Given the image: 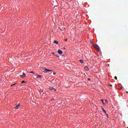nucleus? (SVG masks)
<instances>
[{
  "label": "nucleus",
  "mask_w": 128,
  "mask_h": 128,
  "mask_svg": "<svg viewBox=\"0 0 128 128\" xmlns=\"http://www.w3.org/2000/svg\"><path fill=\"white\" fill-rule=\"evenodd\" d=\"M26 74L24 72H23V74L20 75V76L22 78H26Z\"/></svg>",
  "instance_id": "7ed1b4c3"
},
{
  "label": "nucleus",
  "mask_w": 128,
  "mask_h": 128,
  "mask_svg": "<svg viewBox=\"0 0 128 128\" xmlns=\"http://www.w3.org/2000/svg\"><path fill=\"white\" fill-rule=\"evenodd\" d=\"M35 76H36V78H42V76H40V75H38V74H36V75H35Z\"/></svg>",
  "instance_id": "1a4fd4ad"
},
{
  "label": "nucleus",
  "mask_w": 128,
  "mask_h": 128,
  "mask_svg": "<svg viewBox=\"0 0 128 128\" xmlns=\"http://www.w3.org/2000/svg\"><path fill=\"white\" fill-rule=\"evenodd\" d=\"M44 92V90H40V92Z\"/></svg>",
  "instance_id": "aec40b11"
},
{
  "label": "nucleus",
  "mask_w": 128,
  "mask_h": 128,
  "mask_svg": "<svg viewBox=\"0 0 128 128\" xmlns=\"http://www.w3.org/2000/svg\"><path fill=\"white\" fill-rule=\"evenodd\" d=\"M81 64H84V60H79Z\"/></svg>",
  "instance_id": "f8f14e48"
},
{
  "label": "nucleus",
  "mask_w": 128,
  "mask_h": 128,
  "mask_svg": "<svg viewBox=\"0 0 128 128\" xmlns=\"http://www.w3.org/2000/svg\"><path fill=\"white\" fill-rule=\"evenodd\" d=\"M104 102H105V104H108V100H105Z\"/></svg>",
  "instance_id": "ddd939ff"
},
{
  "label": "nucleus",
  "mask_w": 128,
  "mask_h": 128,
  "mask_svg": "<svg viewBox=\"0 0 128 128\" xmlns=\"http://www.w3.org/2000/svg\"><path fill=\"white\" fill-rule=\"evenodd\" d=\"M94 48H96V50H97L98 52H100V47L98 44H94Z\"/></svg>",
  "instance_id": "f257e3e1"
},
{
  "label": "nucleus",
  "mask_w": 128,
  "mask_h": 128,
  "mask_svg": "<svg viewBox=\"0 0 128 128\" xmlns=\"http://www.w3.org/2000/svg\"><path fill=\"white\" fill-rule=\"evenodd\" d=\"M42 70L44 72H48V69L46 68H43Z\"/></svg>",
  "instance_id": "39448f33"
},
{
  "label": "nucleus",
  "mask_w": 128,
  "mask_h": 128,
  "mask_svg": "<svg viewBox=\"0 0 128 128\" xmlns=\"http://www.w3.org/2000/svg\"><path fill=\"white\" fill-rule=\"evenodd\" d=\"M16 84H12V85H11V86H16Z\"/></svg>",
  "instance_id": "4468645a"
},
{
  "label": "nucleus",
  "mask_w": 128,
  "mask_h": 128,
  "mask_svg": "<svg viewBox=\"0 0 128 128\" xmlns=\"http://www.w3.org/2000/svg\"><path fill=\"white\" fill-rule=\"evenodd\" d=\"M114 78L116 80H118V77H116V76L114 77Z\"/></svg>",
  "instance_id": "dca6fc26"
},
{
  "label": "nucleus",
  "mask_w": 128,
  "mask_h": 128,
  "mask_svg": "<svg viewBox=\"0 0 128 128\" xmlns=\"http://www.w3.org/2000/svg\"><path fill=\"white\" fill-rule=\"evenodd\" d=\"M102 110L103 112H104V114H106L108 118V114H106V110H104V108H102Z\"/></svg>",
  "instance_id": "20e7f679"
},
{
  "label": "nucleus",
  "mask_w": 128,
  "mask_h": 128,
  "mask_svg": "<svg viewBox=\"0 0 128 128\" xmlns=\"http://www.w3.org/2000/svg\"><path fill=\"white\" fill-rule=\"evenodd\" d=\"M58 54H62V50H58Z\"/></svg>",
  "instance_id": "423d86ee"
},
{
  "label": "nucleus",
  "mask_w": 128,
  "mask_h": 128,
  "mask_svg": "<svg viewBox=\"0 0 128 128\" xmlns=\"http://www.w3.org/2000/svg\"><path fill=\"white\" fill-rule=\"evenodd\" d=\"M54 54V56H56V58H60V56H58L56 54H54V52L52 53Z\"/></svg>",
  "instance_id": "6e6552de"
},
{
  "label": "nucleus",
  "mask_w": 128,
  "mask_h": 128,
  "mask_svg": "<svg viewBox=\"0 0 128 128\" xmlns=\"http://www.w3.org/2000/svg\"><path fill=\"white\" fill-rule=\"evenodd\" d=\"M24 82H26V81L24 80H23L22 82V84H24Z\"/></svg>",
  "instance_id": "2eb2a0df"
},
{
  "label": "nucleus",
  "mask_w": 128,
  "mask_h": 128,
  "mask_svg": "<svg viewBox=\"0 0 128 128\" xmlns=\"http://www.w3.org/2000/svg\"><path fill=\"white\" fill-rule=\"evenodd\" d=\"M54 44H58V42L56 41V40H54Z\"/></svg>",
  "instance_id": "9b49d317"
},
{
  "label": "nucleus",
  "mask_w": 128,
  "mask_h": 128,
  "mask_svg": "<svg viewBox=\"0 0 128 128\" xmlns=\"http://www.w3.org/2000/svg\"><path fill=\"white\" fill-rule=\"evenodd\" d=\"M48 72H52V70H48Z\"/></svg>",
  "instance_id": "f3484780"
},
{
  "label": "nucleus",
  "mask_w": 128,
  "mask_h": 128,
  "mask_svg": "<svg viewBox=\"0 0 128 128\" xmlns=\"http://www.w3.org/2000/svg\"><path fill=\"white\" fill-rule=\"evenodd\" d=\"M49 90H54L53 92H56V89L52 87H50Z\"/></svg>",
  "instance_id": "f03ea898"
},
{
  "label": "nucleus",
  "mask_w": 128,
  "mask_h": 128,
  "mask_svg": "<svg viewBox=\"0 0 128 128\" xmlns=\"http://www.w3.org/2000/svg\"><path fill=\"white\" fill-rule=\"evenodd\" d=\"M53 74H56V72H54V73H53Z\"/></svg>",
  "instance_id": "6ab92c4d"
},
{
  "label": "nucleus",
  "mask_w": 128,
  "mask_h": 128,
  "mask_svg": "<svg viewBox=\"0 0 128 128\" xmlns=\"http://www.w3.org/2000/svg\"><path fill=\"white\" fill-rule=\"evenodd\" d=\"M127 128H128V127Z\"/></svg>",
  "instance_id": "b1692460"
},
{
  "label": "nucleus",
  "mask_w": 128,
  "mask_h": 128,
  "mask_svg": "<svg viewBox=\"0 0 128 128\" xmlns=\"http://www.w3.org/2000/svg\"><path fill=\"white\" fill-rule=\"evenodd\" d=\"M54 100V99L52 98V99H51V100Z\"/></svg>",
  "instance_id": "4be33fe9"
},
{
  "label": "nucleus",
  "mask_w": 128,
  "mask_h": 128,
  "mask_svg": "<svg viewBox=\"0 0 128 128\" xmlns=\"http://www.w3.org/2000/svg\"><path fill=\"white\" fill-rule=\"evenodd\" d=\"M30 74H34V72H30Z\"/></svg>",
  "instance_id": "a211bd4d"
},
{
  "label": "nucleus",
  "mask_w": 128,
  "mask_h": 128,
  "mask_svg": "<svg viewBox=\"0 0 128 128\" xmlns=\"http://www.w3.org/2000/svg\"><path fill=\"white\" fill-rule=\"evenodd\" d=\"M20 106V104H18V105L14 107L15 110H18V108Z\"/></svg>",
  "instance_id": "0eeeda50"
},
{
  "label": "nucleus",
  "mask_w": 128,
  "mask_h": 128,
  "mask_svg": "<svg viewBox=\"0 0 128 128\" xmlns=\"http://www.w3.org/2000/svg\"><path fill=\"white\" fill-rule=\"evenodd\" d=\"M101 102H102L104 106H106V104L104 102V100H101Z\"/></svg>",
  "instance_id": "9d476101"
},
{
  "label": "nucleus",
  "mask_w": 128,
  "mask_h": 128,
  "mask_svg": "<svg viewBox=\"0 0 128 128\" xmlns=\"http://www.w3.org/2000/svg\"><path fill=\"white\" fill-rule=\"evenodd\" d=\"M88 80H90V79H88Z\"/></svg>",
  "instance_id": "5701e85b"
},
{
  "label": "nucleus",
  "mask_w": 128,
  "mask_h": 128,
  "mask_svg": "<svg viewBox=\"0 0 128 128\" xmlns=\"http://www.w3.org/2000/svg\"><path fill=\"white\" fill-rule=\"evenodd\" d=\"M65 42H68V39H65Z\"/></svg>",
  "instance_id": "412c9836"
}]
</instances>
